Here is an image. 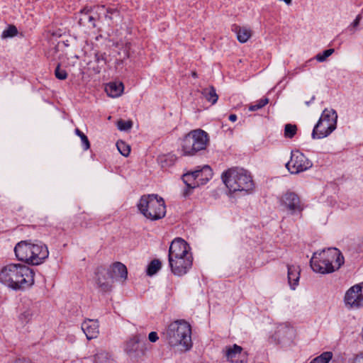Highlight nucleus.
<instances>
[{"instance_id":"7","label":"nucleus","mask_w":363,"mask_h":363,"mask_svg":"<svg viewBox=\"0 0 363 363\" xmlns=\"http://www.w3.org/2000/svg\"><path fill=\"white\" fill-rule=\"evenodd\" d=\"M337 118L334 110L325 109L313 128L312 138L321 139L328 136L336 128Z\"/></svg>"},{"instance_id":"18","label":"nucleus","mask_w":363,"mask_h":363,"mask_svg":"<svg viewBox=\"0 0 363 363\" xmlns=\"http://www.w3.org/2000/svg\"><path fill=\"white\" fill-rule=\"evenodd\" d=\"M229 360L234 363H247V354L240 346L234 345L232 348H228Z\"/></svg>"},{"instance_id":"17","label":"nucleus","mask_w":363,"mask_h":363,"mask_svg":"<svg viewBox=\"0 0 363 363\" xmlns=\"http://www.w3.org/2000/svg\"><path fill=\"white\" fill-rule=\"evenodd\" d=\"M49 255L48 247L44 245L33 244L32 250V262L33 265H38L43 262Z\"/></svg>"},{"instance_id":"37","label":"nucleus","mask_w":363,"mask_h":363,"mask_svg":"<svg viewBox=\"0 0 363 363\" xmlns=\"http://www.w3.org/2000/svg\"><path fill=\"white\" fill-rule=\"evenodd\" d=\"M55 77L60 80H64L67 77V73L66 70L61 69L58 65L55 70Z\"/></svg>"},{"instance_id":"45","label":"nucleus","mask_w":363,"mask_h":363,"mask_svg":"<svg viewBox=\"0 0 363 363\" xmlns=\"http://www.w3.org/2000/svg\"><path fill=\"white\" fill-rule=\"evenodd\" d=\"M129 57V53L127 48H124L123 50V59H127Z\"/></svg>"},{"instance_id":"30","label":"nucleus","mask_w":363,"mask_h":363,"mask_svg":"<svg viewBox=\"0 0 363 363\" xmlns=\"http://www.w3.org/2000/svg\"><path fill=\"white\" fill-rule=\"evenodd\" d=\"M297 133V126L295 124L287 123L284 126V137L292 138Z\"/></svg>"},{"instance_id":"8","label":"nucleus","mask_w":363,"mask_h":363,"mask_svg":"<svg viewBox=\"0 0 363 363\" xmlns=\"http://www.w3.org/2000/svg\"><path fill=\"white\" fill-rule=\"evenodd\" d=\"M279 203L283 210L291 214L301 213L304 209L303 203L295 192L287 191L278 198Z\"/></svg>"},{"instance_id":"34","label":"nucleus","mask_w":363,"mask_h":363,"mask_svg":"<svg viewBox=\"0 0 363 363\" xmlns=\"http://www.w3.org/2000/svg\"><path fill=\"white\" fill-rule=\"evenodd\" d=\"M75 133L82 140V145L84 146V150H87L90 147V143L88 140V138L79 129H75Z\"/></svg>"},{"instance_id":"11","label":"nucleus","mask_w":363,"mask_h":363,"mask_svg":"<svg viewBox=\"0 0 363 363\" xmlns=\"http://www.w3.org/2000/svg\"><path fill=\"white\" fill-rule=\"evenodd\" d=\"M346 305L352 308L363 306V282L352 286L345 296Z\"/></svg>"},{"instance_id":"38","label":"nucleus","mask_w":363,"mask_h":363,"mask_svg":"<svg viewBox=\"0 0 363 363\" xmlns=\"http://www.w3.org/2000/svg\"><path fill=\"white\" fill-rule=\"evenodd\" d=\"M118 16H119V12L118 10L108 9L107 10V14L106 15V18L108 19L109 21H112L113 18V16L116 17Z\"/></svg>"},{"instance_id":"16","label":"nucleus","mask_w":363,"mask_h":363,"mask_svg":"<svg viewBox=\"0 0 363 363\" xmlns=\"http://www.w3.org/2000/svg\"><path fill=\"white\" fill-rule=\"evenodd\" d=\"M82 329L88 340L96 338L99 333V323L96 320L88 319L82 324Z\"/></svg>"},{"instance_id":"23","label":"nucleus","mask_w":363,"mask_h":363,"mask_svg":"<svg viewBox=\"0 0 363 363\" xmlns=\"http://www.w3.org/2000/svg\"><path fill=\"white\" fill-rule=\"evenodd\" d=\"M288 282L291 289L294 290L298 284L300 268L297 265H288Z\"/></svg>"},{"instance_id":"1","label":"nucleus","mask_w":363,"mask_h":363,"mask_svg":"<svg viewBox=\"0 0 363 363\" xmlns=\"http://www.w3.org/2000/svg\"><path fill=\"white\" fill-rule=\"evenodd\" d=\"M35 272L23 264H9L0 271V282L15 289H26L34 284Z\"/></svg>"},{"instance_id":"4","label":"nucleus","mask_w":363,"mask_h":363,"mask_svg":"<svg viewBox=\"0 0 363 363\" xmlns=\"http://www.w3.org/2000/svg\"><path fill=\"white\" fill-rule=\"evenodd\" d=\"M138 208L150 220H160L166 214L164 201L156 194L143 196L138 203Z\"/></svg>"},{"instance_id":"44","label":"nucleus","mask_w":363,"mask_h":363,"mask_svg":"<svg viewBox=\"0 0 363 363\" xmlns=\"http://www.w3.org/2000/svg\"><path fill=\"white\" fill-rule=\"evenodd\" d=\"M13 363H31L30 360L26 359H19L13 362Z\"/></svg>"},{"instance_id":"27","label":"nucleus","mask_w":363,"mask_h":363,"mask_svg":"<svg viewBox=\"0 0 363 363\" xmlns=\"http://www.w3.org/2000/svg\"><path fill=\"white\" fill-rule=\"evenodd\" d=\"M194 172L186 173L183 175V181L186 184V186L190 189H194L198 186V184L196 182V178H194Z\"/></svg>"},{"instance_id":"40","label":"nucleus","mask_w":363,"mask_h":363,"mask_svg":"<svg viewBox=\"0 0 363 363\" xmlns=\"http://www.w3.org/2000/svg\"><path fill=\"white\" fill-rule=\"evenodd\" d=\"M148 339L151 342H155L159 339L157 333L156 332L150 333Z\"/></svg>"},{"instance_id":"43","label":"nucleus","mask_w":363,"mask_h":363,"mask_svg":"<svg viewBox=\"0 0 363 363\" xmlns=\"http://www.w3.org/2000/svg\"><path fill=\"white\" fill-rule=\"evenodd\" d=\"M222 180L223 183L227 186V171H224L222 173Z\"/></svg>"},{"instance_id":"32","label":"nucleus","mask_w":363,"mask_h":363,"mask_svg":"<svg viewBox=\"0 0 363 363\" xmlns=\"http://www.w3.org/2000/svg\"><path fill=\"white\" fill-rule=\"evenodd\" d=\"M18 33L17 28L15 26L10 25L1 34L2 38H11L16 35Z\"/></svg>"},{"instance_id":"5","label":"nucleus","mask_w":363,"mask_h":363,"mask_svg":"<svg viewBox=\"0 0 363 363\" xmlns=\"http://www.w3.org/2000/svg\"><path fill=\"white\" fill-rule=\"evenodd\" d=\"M255 184L250 173L240 167L228 169V193L237 191L251 193Z\"/></svg>"},{"instance_id":"3","label":"nucleus","mask_w":363,"mask_h":363,"mask_svg":"<svg viewBox=\"0 0 363 363\" xmlns=\"http://www.w3.org/2000/svg\"><path fill=\"white\" fill-rule=\"evenodd\" d=\"M164 335L172 347L181 346L182 350H189L192 346L191 325L185 320H177L169 324Z\"/></svg>"},{"instance_id":"36","label":"nucleus","mask_w":363,"mask_h":363,"mask_svg":"<svg viewBox=\"0 0 363 363\" xmlns=\"http://www.w3.org/2000/svg\"><path fill=\"white\" fill-rule=\"evenodd\" d=\"M335 50L331 48L323 51L322 53H319L315 56V59L318 62H324L329 56H330Z\"/></svg>"},{"instance_id":"33","label":"nucleus","mask_w":363,"mask_h":363,"mask_svg":"<svg viewBox=\"0 0 363 363\" xmlns=\"http://www.w3.org/2000/svg\"><path fill=\"white\" fill-rule=\"evenodd\" d=\"M269 102V99L267 98H263L255 102V104H252L249 106V111H255L264 107Z\"/></svg>"},{"instance_id":"39","label":"nucleus","mask_w":363,"mask_h":363,"mask_svg":"<svg viewBox=\"0 0 363 363\" xmlns=\"http://www.w3.org/2000/svg\"><path fill=\"white\" fill-rule=\"evenodd\" d=\"M168 159L170 160L171 162L173 161L172 157L162 156L160 158V161L162 167L172 164V163L167 164V162Z\"/></svg>"},{"instance_id":"35","label":"nucleus","mask_w":363,"mask_h":363,"mask_svg":"<svg viewBox=\"0 0 363 363\" xmlns=\"http://www.w3.org/2000/svg\"><path fill=\"white\" fill-rule=\"evenodd\" d=\"M133 122L131 121L119 120L117 122V127L121 131H126L132 128Z\"/></svg>"},{"instance_id":"42","label":"nucleus","mask_w":363,"mask_h":363,"mask_svg":"<svg viewBox=\"0 0 363 363\" xmlns=\"http://www.w3.org/2000/svg\"><path fill=\"white\" fill-rule=\"evenodd\" d=\"M361 18H362V17H361V16H360V15H358V16L356 17V18L354 19V21H353V23H352V26H353L354 27H357V26L359 25V21H360V20H361Z\"/></svg>"},{"instance_id":"28","label":"nucleus","mask_w":363,"mask_h":363,"mask_svg":"<svg viewBox=\"0 0 363 363\" xmlns=\"http://www.w3.org/2000/svg\"><path fill=\"white\" fill-rule=\"evenodd\" d=\"M332 358L333 353L331 352H325L313 359L310 363H328Z\"/></svg>"},{"instance_id":"21","label":"nucleus","mask_w":363,"mask_h":363,"mask_svg":"<svg viewBox=\"0 0 363 363\" xmlns=\"http://www.w3.org/2000/svg\"><path fill=\"white\" fill-rule=\"evenodd\" d=\"M106 55L105 52H96L94 54V61L89 63L90 69L96 74L101 72V69L106 65Z\"/></svg>"},{"instance_id":"20","label":"nucleus","mask_w":363,"mask_h":363,"mask_svg":"<svg viewBox=\"0 0 363 363\" xmlns=\"http://www.w3.org/2000/svg\"><path fill=\"white\" fill-rule=\"evenodd\" d=\"M108 269L111 272V277L114 279H120L124 281L128 275V271L126 267L121 262H115L112 265L108 267Z\"/></svg>"},{"instance_id":"47","label":"nucleus","mask_w":363,"mask_h":363,"mask_svg":"<svg viewBox=\"0 0 363 363\" xmlns=\"http://www.w3.org/2000/svg\"><path fill=\"white\" fill-rule=\"evenodd\" d=\"M191 76L193 77H194V78H197L198 77L197 73L195 71L191 72Z\"/></svg>"},{"instance_id":"24","label":"nucleus","mask_w":363,"mask_h":363,"mask_svg":"<svg viewBox=\"0 0 363 363\" xmlns=\"http://www.w3.org/2000/svg\"><path fill=\"white\" fill-rule=\"evenodd\" d=\"M105 91L111 97H118L123 91V84L122 82H110L106 87Z\"/></svg>"},{"instance_id":"19","label":"nucleus","mask_w":363,"mask_h":363,"mask_svg":"<svg viewBox=\"0 0 363 363\" xmlns=\"http://www.w3.org/2000/svg\"><path fill=\"white\" fill-rule=\"evenodd\" d=\"M92 8L85 6L79 12V24L87 28L96 27V19L91 15Z\"/></svg>"},{"instance_id":"14","label":"nucleus","mask_w":363,"mask_h":363,"mask_svg":"<svg viewBox=\"0 0 363 363\" xmlns=\"http://www.w3.org/2000/svg\"><path fill=\"white\" fill-rule=\"evenodd\" d=\"M33 244L26 241L19 242L14 247L15 255L20 261L31 264Z\"/></svg>"},{"instance_id":"2","label":"nucleus","mask_w":363,"mask_h":363,"mask_svg":"<svg viewBox=\"0 0 363 363\" xmlns=\"http://www.w3.org/2000/svg\"><path fill=\"white\" fill-rule=\"evenodd\" d=\"M344 262V257L338 249L328 248L315 253L311 259V266L315 272L329 274L339 269Z\"/></svg>"},{"instance_id":"12","label":"nucleus","mask_w":363,"mask_h":363,"mask_svg":"<svg viewBox=\"0 0 363 363\" xmlns=\"http://www.w3.org/2000/svg\"><path fill=\"white\" fill-rule=\"evenodd\" d=\"M95 281L100 290L106 292L111 290L114 280L108 267H99L95 272Z\"/></svg>"},{"instance_id":"6","label":"nucleus","mask_w":363,"mask_h":363,"mask_svg":"<svg viewBox=\"0 0 363 363\" xmlns=\"http://www.w3.org/2000/svg\"><path fill=\"white\" fill-rule=\"evenodd\" d=\"M209 142L208 133L196 129L186 134L182 141V152L184 156H193L206 148Z\"/></svg>"},{"instance_id":"10","label":"nucleus","mask_w":363,"mask_h":363,"mask_svg":"<svg viewBox=\"0 0 363 363\" xmlns=\"http://www.w3.org/2000/svg\"><path fill=\"white\" fill-rule=\"evenodd\" d=\"M171 272L177 277L186 274L191 268L193 264V257L187 255L177 258L168 259Z\"/></svg>"},{"instance_id":"22","label":"nucleus","mask_w":363,"mask_h":363,"mask_svg":"<svg viewBox=\"0 0 363 363\" xmlns=\"http://www.w3.org/2000/svg\"><path fill=\"white\" fill-rule=\"evenodd\" d=\"M194 174L195 176L194 178H196L198 184V186L206 184L213 175L212 170L208 165L203 166L201 169L194 171Z\"/></svg>"},{"instance_id":"13","label":"nucleus","mask_w":363,"mask_h":363,"mask_svg":"<svg viewBox=\"0 0 363 363\" xmlns=\"http://www.w3.org/2000/svg\"><path fill=\"white\" fill-rule=\"evenodd\" d=\"M191 255L188 243L182 238H175L169 249L168 259Z\"/></svg>"},{"instance_id":"25","label":"nucleus","mask_w":363,"mask_h":363,"mask_svg":"<svg viewBox=\"0 0 363 363\" xmlns=\"http://www.w3.org/2000/svg\"><path fill=\"white\" fill-rule=\"evenodd\" d=\"M233 30L237 35L238 40L241 43H246L252 35V30L246 27L235 26Z\"/></svg>"},{"instance_id":"46","label":"nucleus","mask_w":363,"mask_h":363,"mask_svg":"<svg viewBox=\"0 0 363 363\" xmlns=\"http://www.w3.org/2000/svg\"><path fill=\"white\" fill-rule=\"evenodd\" d=\"M228 119L232 122H235L237 119V116L235 114H231L229 116Z\"/></svg>"},{"instance_id":"26","label":"nucleus","mask_w":363,"mask_h":363,"mask_svg":"<svg viewBox=\"0 0 363 363\" xmlns=\"http://www.w3.org/2000/svg\"><path fill=\"white\" fill-rule=\"evenodd\" d=\"M201 94L211 104H215L218 101V96L216 92V89L212 86L203 89L201 91Z\"/></svg>"},{"instance_id":"15","label":"nucleus","mask_w":363,"mask_h":363,"mask_svg":"<svg viewBox=\"0 0 363 363\" xmlns=\"http://www.w3.org/2000/svg\"><path fill=\"white\" fill-rule=\"evenodd\" d=\"M145 342H142L140 335H134L125 343V351L130 355H139L145 353Z\"/></svg>"},{"instance_id":"31","label":"nucleus","mask_w":363,"mask_h":363,"mask_svg":"<svg viewBox=\"0 0 363 363\" xmlns=\"http://www.w3.org/2000/svg\"><path fill=\"white\" fill-rule=\"evenodd\" d=\"M117 148L121 154L125 157H128L130 152V147L123 141H118L116 143Z\"/></svg>"},{"instance_id":"41","label":"nucleus","mask_w":363,"mask_h":363,"mask_svg":"<svg viewBox=\"0 0 363 363\" xmlns=\"http://www.w3.org/2000/svg\"><path fill=\"white\" fill-rule=\"evenodd\" d=\"M352 363H363V352L357 355L354 358Z\"/></svg>"},{"instance_id":"9","label":"nucleus","mask_w":363,"mask_h":363,"mask_svg":"<svg viewBox=\"0 0 363 363\" xmlns=\"http://www.w3.org/2000/svg\"><path fill=\"white\" fill-rule=\"evenodd\" d=\"M313 164L302 152L298 150L292 151L290 160L286 164V167L291 174H298L306 171Z\"/></svg>"},{"instance_id":"29","label":"nucleus","mask_w":363,"mask_h":363,"mask_svg":"<svg viewBox=\"0 0 363 363\" xmlns=\"http://www.w3.org/2000/svg\"><path fill=\"white\" fill-rule=\"evenodd\" d=\"M161 267L162 263L159 259H153L147 267V274L152 276L160 269Z\"/></svg>"}]
</instances>
